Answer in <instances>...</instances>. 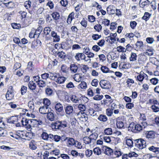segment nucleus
<instances>
[{"mask_svg": "<svg viewBox=\"0 0 159 159\" xmlns=\"http://www.w3.org/2000/svg\"><path fill=\"white\" fill-rule=\"evenodd\" d=\"M146 142L142 139H139L135 140V146L136 148L142 149L146 146Z\"/></svg>", "mask_w": 159, "mask_h": 159, "instance_id": "f257e3e1", "label": "nucleus"}, {"mask_svg": "<svg viewBox=\"0 0 159 159\" xmlns=\"http://www.w3.org/2000/svg\"><path fill=\"white\" fill-rule=\"evenodd\" d=\"M99 84L101 87L102 89H109L111 87L110 83L107 80H101Z\"/></svg>", "mask_w": 159, "mask_h": 159, "instance_id": "f03ea898", "label": "nucleus"}, {"mask_svg": "<svg viewBox=\"0 0 159 159\" xmlns=\"http://www.w3.org/2000/svg\"><path fill=\"white\" fill-rule=\"evenodd\" d=\"M145 135L148 140H151L155 138L156 134L153 131H147L145 132Z\"/></svg>", "mask_w": 159, "mask_h": 159, "instance_id": "7ed1b4c3", "label": "nucleus"}, {"mask_svg": "<svg viewBox=\"0 0 159 159\" xmlns=\"http://www.w3.org/2000/svg\"><path fill=\"white\" fill-rule=\"evenodd\" d=\"M106 99H104L101 101V103L102 105H107L108 104H110L112 102V100L111 97L108 95H106L105 96Z\"/></svg>", "mask_w": 159, "mask_h": 159, "instance_id": "20e7f679", "label": "nucleus"}, {"mask_svg": "<svg viewBox=\"0 0 159 159\" xmlns=\"http://www.w3.org/2000/svg\"><path fill=\"white\" fill-rule=\"evenodd\" d=\"M147 125V124L146 122H142L140 124L136 125L135 128V131H140L143 128L145 127Z\"/></svg>", "mask_w": 159, "mask_h": 159, "instance_id": "39448f33", "label": "nucleus"}, {"mask_svg": "<svg viewBox=\"0 0 159 159\" xmlns=\"http://www.w3.org/2000/svg\"><path fill=\"white\" fill-rule=\"evenodd\" d=\"M55 105L54 108L57 112L59 113L63 111V108L62 104L58 102H55L54 103Z\"/></svg>", "mask_w": 159, "mask_h": 159, "instance_id": "423d86ee", "label": "nucleus"}, {"mask_svg": "<svg viewBox=\"0 0 159 159\" xmlns=\"http://www.w3.org/2000/svg\"><path fill=\"white\" fill-rule=\"evenodd\" d=\"M102 151L105 154L108 155H111L113 153L112 150L106 146L102 145Z\"/></svg>", "mask_w": 159, "mask_h": 159, "instance_id": "0eeeda50", "label": "nucleus"}, {"mask_svg": "<svg viewBox=\"0 0 159 159\" xmlns=\"http://www.w3.org/2000/svg\"><path fill=\"white\" fill-rule=\"evenodd\" d=\"M52 51L54 54H57V56L61 59H65L66 57V53L63 51L61 52H59L58 51H54V49H53Z\"/></svg>", "mask_w": 159, "mask_h": 159, "instance_id": "6e6552de", "label": "nucleus"}, {"mask_svg": "<svg viewBox=\"0 0 159 159\" xmlns=\"http://www.w3.org/2000/svg\"><path fill=\"white\" fill-rule=\"evenodd\" d=\"M51 108L47 106H43L39 108V111L42 114H47Z\"/></svg>", "mask_w": 159, "mask_h": 159, "instance_id": "1a4fd4ad", "label": "nucleus"}, {"mask_svg": "<svg viewBox=\"0 0 159 159\" xmlns=\"http://www.w3.org/2000/svg\"><path fill=\"white\" fill-rule=\"evenodd\" d=\"M49 78L56 82L58 77L60 76L59 74L56 72L52 73L51 72H49Z\"/></svg>", "mask_w": 159, "mask_h": 159, "instance_id": "9d476101", "label": "nucleus"}, {"mask_svg": "<svg viewBox=\"0 0 159 159\" xmlns=\"http://www.w3.org/2000/svg\"><path fill=\"white\" fill-rule=\"evenodd\" d=\"M47 114V117L48 120L51 121L54 120L55 116L54 112L53 110H52L51 109V110H50Z\"/></svg>", "mask_w": 159, "mask_h": 159, "instance_id": "9b49d317", "label": "nucleus"}, {"mask_svg": "<svg viewBox=\"0 0 159 159\" xmlns=\"http://www.w3.org/2000/svg\"><path fill=\"white\" fill-rule=\"evenodd\" d=\"M14 96L13 90L11 89L10 90H8L6 95V97L7 100H11Z\"/></svg>", "mask_w": 159, "mask_h": 159, "instance_id": "f8f14e48", "label": "nucleus"}, {"mask_svg": "<svg viewBox=\"0 0 159 159\" xmlns=\"http://www.w3.org/2000/svg\"><path fill=\"white\" fill-rule=\"evenodd\" d=\"M60 125V121H57L52 123L51 127L53 129H61Z\"/></svg>", "mask_w": 159, "mask_h": 159, "instance_id": "ddd939ff", "label": "nucleus"}, {"mask_svg": "<svg viewBox=\"0 0 159 159\" xmlns=\"http://www.w3.org/2000/svg\"><path fill=\"white\" fill-rule=\"evenodd\" d=\"M85 55L83 53H78L76 54L75 56V58L77 61L85 59Z\"/></svg>", "mask_w": 159, "mask_h": 159, "instance_id": "4468645a", "label": "nucleus"}, {"mask_svg": "<svg viewBox=\"0 0 159 159\" xmlns=\"http://www.w3.org/2000/svg\"><path fill=\"white\" fill-rule=\"evenodd\" d=\"M34 136V134L32 132H27L24 135V137L22 138L26 140H30L32 139Z\"/></svg>", "mask_w": 159, "mask_h": 159, "instance_id": "2eb2a0df", "label": "nucleus"}, {"mask_svg": "<svg viewBox=\"0 0 159 159\" xmlns=\"http://www.w3.org/2000/svg\"><path fill=\"white\" fill-rule=\"evenodd\" d=\"M145 77H147V75L143 72L141 71L140 74L137 76L136 80L141 82Z\"/></svg>", "mask_w": 159, "mask_h": 159, "instance_id": "dca6fc26", "label": "nucleus"}, {"mask_svg": "<svg viewBox=\"0 0 159 159\" xmlns=\"http://www.w3.org/2000/svg\"><path fill=\"white\" fill-rule=\"evenodd\" d=\"M51 36L53 37V41L58 42L60 40V36L57 35V33L54 31H52L51 32Z\"/></svg>", "mask_w": 159, "mask_h": 159, "instance_id": "f3484780", "label": "nucleus"}, {"mask_svg": "<svg viewBox=\"0 0 159 159\" xmlns=\"http://www.w3.org/2000/svg\"><path fill=\"white\" fill-rule=\"evenodd\" d=\"M149 3L150 1L148 0H140L139 2L140 7L142 8L148 7Z\"/></svg>", "mask_w": 159, "mask_h": 159, "instance_id": "a211bd4d", "label": "nucleus"}, {"mask_svg": "<svg viewBox=\"0 0 159 159\" xmlns=\"http://www.w3.org/2000/svg\"><path fill=\"white\" fill-rule=\"evenodd\" d=\"M65 109L66 114L68 115L72 114L74 110L73 107L70 105L67 106Z\"/></svg>", "mask_w": 159, "mask_h": 159, "instance_id": "6ab92c4d", "label": "nucleus"}, {"mask_svg": "<svg viewBox=\"0 0 159 159\" xmlns=\"http://www.w3.org/2000/svg\"><path fill=\"white\" fill-rule=\"evenodd\" d=\"M148 103L152 104L151 106H159V102L155 98L150 99L148 101Z\"/></svg>", "mask_w": 159, "mask_h": 159, "instance_id": "aec40b11", "label": "nucleus"}, {"mask_svg": "<svg viewBox=\"0 0 159 159\" xmlns=\"http://www.w3.org/2000/svg\"><path fill=\"white\" fill-rule=\"evenodd\" d=\"M148 149L150 151L156 154L159 153V148L158 147H155L153 146H152L148 147Z\"/></svg>", "mask_w": 159, "mask_h": 159, "instance_id": "412c9836", "label": "nucleus"}, {"mask_svg": "<svg viewBox=\"0 0 159 159\" xmlns=\"http://www.w3.org/2000/svg\"><path fill=\"white\" fill-rule=\"evenodd\" d=\"M98 136V134L96 132L92 133L89 136V137L91 139L92 143H94L97 139Z\"/></svg>", "mask_w": 159, "mask_h": 159, "instance_id": "4be33fe9", "label": "nucleus"}, {"mask_svg": "<svg viewBox=\"0 0 159 159\" xmlns=\"http://www.w3.org/2000/svg\"><path fill=\"white\" fill-rule=\"evenodd\" d=\"M28 86L29 89L32 90H34L36 87V85L33 81H31L29 82Z\"/></svg>", "mask_w": 159, "mask_h": 159, "instance_id": "5701e85b", "label": "nucleus"}, {"mask_svg": "<svg viewBox=\"0 0 159 159\" xmlns=\"http://www.w3.org/2000/svg\"><path fill=\"white\" fill-rule=\"evenodd\" d=\"M67 143L68 146L75 145L76 144V141L73 138H71L68 137Z\"/></svg>", "mask_w": 159, "mask_h": 159, "instance_id": "b1692460", "label": "nucleus"}, {"mask_svg": "<svg viewBox=\"0 0 159 159\" xmlns=\"http://www.w3.org/2000/svg\"><path fill=\"white\" fill-rule=\"evenodd\" d=\"M70 69L72 73H75L77 72L78 67L75 64H72L70 66Z\"/></svg>", "mask_w": 159, "mask_h": 159, "instance_id": "393cba45", "label": "nucleus"}, {"mask_svg": "<svg viewBox=\"0 0 159 159\" xmlns=\"http://www.w3.org/2000/svg\"><path fill=\"white\" fill-rule=\"evenodd\" d=\"M67 78L64 76H61L60 75L58 77L57 80L56 81V83L58 84H61L64 83Z\"/></svg>", "mask_w": 159, "mask_h": 159, "instance_id": "a878e982", "label": "nucleus"}, {"mask_svg": "<svg viewBox=\"0 0 159 159\" xmlns=\"http://www.w3.org/2000/svg\"><path fill=\"white\" fill-rule=\"evenodd\" d=\"M74 13L73 12L71 13L68 16L67 20V22L68 24H71V21L74 17Z\"/></svg>", "mask_w": 159, "mask_h": 159, "instance_id": "bb28decb", "label": "nucleus"}, {"mask_svg": "<svg viewBox=\"0 0 159 159\" xmlns=\"http://www.w3.org/2000/svg\"><path fill=\"white\" fill-rule=\"evenodd\" d=\"M98 119L100 121L105 122L107 120V118L106 116L100 114L98 118Z\"/></svg>", "mask_w": 159, "mask_h": 159, "instance_id": "cd10ccee", "label": "nucleus"}, {"mask_svg": "<svg viewBox=\"0 0 159 159\" xmlns=\"http://www.w3.org/2000/svg\"><path fill=\"white\" fill-rule=\"evenodd\" d=\"M51 15L53 19L56 20H59L60 17L59 13L57 12H53L52 14Z\"/></svg>", "mask_w": 159, "mask_h": 159, "instance_id": "c85d7f7f", "label": "nucleus"}, {"mask_svg": "<svg viewBox=\"0 0 159 159\" xmlns=\"http://www.w3.org/2000/svg\"><path fill=\"white\" fill-rule=\"evenodd\" d=\"M107 13L109 15L113 14L115 13V11L112 6H109L107 8Z\"/></svg>", "mask_w": 159, "mask_h": 159, "instance_id": "c756f323", "label": "nucleus"}, {"mask_svg": "<svg viewBox=\"0 0 159 159\" xmlns=\"http://www.w3.org/2000/svg\"><path fill=\"white\" fill-rule=\"evenodd\" d=\"M101 70L102 71L105 73L107 72L113 73V71L110 70L109 68L105 66H102L101 68Z\"/></svg>", "mask_w": 159, "mask_h": 159, "instance_id": "7c9ffc66", "label": "nucleus"}, {"mask_svg": "<svg viewBox=\"0 0 159 159\" xmlns=\"http://www.w3.org/2000/svg\"><path fill=\"white\" fill-rule=\"evenodd\" d=\"M93 152L95 154L99 155L101 154L102 151L99 147H97L93 149Z\"/></svg>", "mask_w": 159, "mask_h": 159, "instance_id": "2f4dec72", "label": "nucleus"}, {"mask_svg": "<svg viewBox=\"0 0 159 159\" xmlns=\"http://www.w3.org/2000/svg\"><path fill=\"white\" fill-rule=\"evenodd\" d=\"M43 30L42 27L40 26L37 28L36 30H35V33L36 35V36L37 38H38L40 34L41 33Z\"/></svg>", "mask_w": 159, "mask_h": 159, "instance_id": "473e14b6", "label": "nucleus"}, {"mask_svg": "<svg viewBox=\"0 0 159 159\" xmlns=\"http://www.w3.org/2000/svg\"><path fill=\"white\" fill-rule=\"evenodd\" d=\"M83 140L84 143L86 144H88L92 143V141L89 137H84L83 138Z\"/></svg>", "mask_w": 159, "mask_h": 159, "instance_id": "72a5a7b5", "label": "nucleus"}, {"mask_svg": "<svg viewBox=\"0 0 159 159\" xmlns=\"http://www.w3.org/2000/svg\"><path fill=\"white\" fill-rule=\"evenodd\" d=\"M151 16V14L148 12H145L143 16L142 17V19L144 20L145 21H147L149 20Z\"/></svg>", "mask_w": 159, "mask_h": 159, "instance_id": "f704fd0d", "label": "nucleus"}, {"mask_svg": "<svg viewBox=\"0 0 159 159\" xmlns=\"http://www.w3.org/2000/svg\"><path fill=\"white\" fill-rule=\"evenodd\" d=\"M136 125L134 122H131L130 123L128 127V129L129 130L135 132V128Z\"/></svg>", "mask_w": 159, "mask_h": 159, "instance_id": "c9c22d12", "label": "nucleus"}, {"mask_svg": "<svg viewBox=\"0 0 159 159\" xmlns=\"http://www.w3.org/2000/svg\"><path fill=\"white\" fill-rule=\"evenodd\" d=\"M42 139L45 140H48V134L46 132H43L41 135Z\"/></svg>", "mask_w": 159, "mask_h": 159, "instance_id": "e433bc0d", "label": "nucleus"}, {"mask_svg": "<svg viewBox=\"0 0 159 159\" xmlns=\"http://www.w3.org/2000/svg\"><path fill=\"white\" fill-rule=\"evenodd\" d=\"M45 91L46 94L49 96H52L53 92L52 90L50 88H46Z\"/></svg>", "mask_w": 159, "mask_h": 159, "instance_id": "4c0bfd02", "label": "nucleus"}, {"mask_svg": "<svg viewBox=\"0 0 159 159\" xmlns=\"http://www.w3.org/2000/svg\"><path fill=\"white\" fill-rule=\"evenodd\" d=\"M126 143L127 145L130 147H132L133 144V142L132 139H126Z\"/></svg>", "mask_w": 159, "mask_h": 159, "instance_id": "58836bf2", "label": "nucleus"}, {"mask_svg": "<svg viewBox=\"0 0 159 159\" xmlns=\"http://www.w3.org/2000/svg\"><path fill=\"white\" fill-rule=\"evenodd\" d=\"M137 56L135 53L132 52L129 60L130 61H134L136 60Z\"/></svg>", "mask_w": 159, "mask_h": 159, "instance_id": "ea45409f", "label": "nucleus"}, {"mask_svg": "<svg viewBox=\"0 0 159 159\" xmlns=\"http://www.w3.org/2000/svg\"><path fill=\"white\" fill-rule=\"evenodd\" d=\"M104 132L107 135H111L112 133V129L111 128H106L104 130Z\"/></svg>", "mask_w": 159, "mask_h": 159, "instance_id": "a19ab883", "label": "nucleus"}, {"mask_svg": "<svg viewBox=\"0 0 159 159\" xmlns=\"http://www.w3.org/2000/svg\"><path fill=\"white\" fill-rule=\"evenodd\" d=\"M71 100L72 102L75 103H77L79 102V101L80 99L76 96L73 95L71 98Z\"/></svg>", "mask_w": 159, "mask_h": 159, "instance_id": "79ce46f5", "label": "nucleus"}, {"mask_svg": "<svg viewBox=\"0 0 159 159\" xmlns=\"http://www.w3.org/2000/svg\"><path fill=\"white\" fill-rule=\"evenodd\" d=\"M37 84L39 87L42 88L45 87L46 85L45 82L41 80L39 81Z\"/></svg>", "mask_w": 159, "mask_h": 159, "instance_id": "37998d69", "label": "nucleus"}, {"mask_svg": "<svg viewBox=\"0 0 159 159\" xmlns=\"http://www.w3.org/2000/svg\"><path fill=\"white\" fill-rule=\"evenodd\" d=\"M82 76L80 74H75V75L74 79L76 82H80L81 80Z\"/></svg>", "mask_w": 159, "mask_h": 159, "instance_id": "c03bdc74", "label": "nucleus"}, {"mask_svg": "<svg viewBox=\"0 0 159 159\" xmlns=\"http://www.w3.org/2000/svg\"><path fill=\"white\" fill-rule=\"evenodd\" d=\"M5 1H4V4H5L6 7H8V8L13 7L14 6V3L12 2H5Z\"/></svg>", "mask_w": 159, "mask_h": 159, "instance_id": "a18cd8bd", "label": "nucleus"}, {"mask_svg": "<svg viewBox=\"0 0 159 159\" xmlns=\"http://www.w3.org/2000/svg\"><path fill=\"white\" fill-rule=\"evenodd\" d=\"M87 87L86 83L84 81H82L81 83L78 86V88H80L81 89H85Z\"/></svg>", "mask_w": 159, "mask_h": 159, "instance_id": "49530a36", "label": "nucleus"}, {"mask_svg": "<svg viewBox=\"0 0 159 159\" xmlns=\"http://www.w3.org/2000/svg\"><path fill=\"white\" fill-rule=\"evenodd\" d=\"M117 127L119 129H121L123 127L124 124L123 122L121 121H117L116 123Z\"/></svg>", "mask_w": 159, "mask_h": 159, "instance_id": "de8ad7c7", "label": "nucleus"}, {"mask_svg": "<svg viewBox=\"0 0 159 159\" xmlns=\"http://www.w3.org/2000/svg\"><path fill=\"white\" fill-rule=\"evenodd\" d=\"M15 118V120H17V118L16 117H15L14 116H12L9 118L7 119L8 122L10 123L14 124L15 121L14 120V118Z\"/></svg>", "mask_w": 159, "mask_h": 159, "instance_id": "09e8293b", "label": "nucleus"}, {"mask_svg": "<svg viewBox=\"0 0 159 159\" xmlns=\"http://www.w3.org/2000/svg\"><path fill=\"white\" fill-rule=\"evenodd\" d=\"M43 102L44 106H47L48 107L51 104L50 100L48 98L44 99Z\"/></svg>", "mask_w": 159, "mask_h": 159, "instance_id": "8fccbe9b", "label": "nucleus"}, {"mask_svg": "<svg viewBox=\"0 0 159 159\" xmlns=\"http://www.w3.org/2000/svg\"><path fill=\"white\" fill-rule=\"evenodd\" d=\"M116 49L117 51L119 52H125L126 51L125 49L121 46L117 47Z\"/></svg>", "mask_w": 159, "mask_h": 159, "instance_id": "3c124183", "label": "nucleus"}, {"mask_svg": "<svg viewBox=\"0 0 159 159\" xmlns=\"http://www.w3.org/2000/svg\"><path fill=\"white\" fill-rule=\"evenodd\" d=\"M150 108L152 111L154 112H159V106H151Z\"/></svg>", "mask_w": 159, "mask_h": 159, "instance_id": "603ef678", "label": "nucleus"}, {"mask_svg": "<svg viewBox=\"0 0 159 159\" xmlns=\"http://www.w3.org/2000/svg\"><path fill=\"white\" fill-rule=\"evenodd\" d=\"M94 29L98 32H99L102 29V26L100 24L96 25L94 26Z\"/></svg>", "mask_w": 159, "mask_h": 159, "instance_id": "864d4df0", "label": "nucleus"}, {"mask_svg": "<svg viewBox=\"0 0 159 159\" xmlns=\"http://www.w3.org/2000/svg\"><path fill=\"white\" fill-rule=\"evenodd\" d=\"M31 2L30 1H26L24 3V6L27 9H28L31 7Z\"/></svg>", "mask_w": 159, "mask_h": 159, "instance_id": "5fc2aeb1", "label": "nucleus"}, {"mask_svg": "<svg viewBox=\"0 0 159 159\" xmlns=\"http://www.w3.org/2000/svg\"><path fill=\"white\" fill-rule=\"evenodd\" d=\"M51 31V30L50 28L49 27H47L44 28L43 32L44 34L47 35L49 34Z\"/></svg>", "mask_w": 159, "mask_h": 159, "instance_id": "6e6d98bb", "label": "nucleus"}, {"mask_svg": "<svg viewBox=\"0 0 159 159\" xmlns=\"http://www.w3.org/2000/svg\"><path fill=\"white\" fill-rule=\"evenodd\" d=\"M35 30L34 29H32L29 34V37L30 38H35L36 35L35 33Z\"/></svg>", "mask_w": 159, "mask_h": 159, "instance_id": "4d7b16f0", "label": "nucleus"}, {"mask_svg": "<svg viewBox=\"0 0 159 159\" xmlns=\"http://www.w3.org/2000/svg\"><path fill=\"white\" fill-rule=\"evenodd\" d=\"M150 81L152 84L156 85L158 83L159 80L156 78H154L150 79Z\"/></svg>", "mask_w": 159, "mask_h": 159, "instance_id": "13d9d810", "label": "nucleus"}, {"mask_svg": "<svg viewBox=\"0 0 159 159\" xmlns=\"http://www.w3.org/2000/svg\"><path fill=\"white\" fill-rule=\"evenodd\" d=\"M27 90V87L24 85L22 86L21 88L20 91L21 94L23 95L26 93Z\"/></svg>", "mask_w": 159, "mask_h": 159, "instance_id": "bf43d9fd", "label": "nucleus"}, {"mask_svg": "<svg viewBox=\"0 0 159 159\" xmlns=\"http://www.w3.org/2000/svg\"><path fill=\"white\" fill-rule=\"evenodd\" d=\"M102 36L100 35H99L98 34H93L92 36L93 39L94 40H97L99 39Z\"/></svg>", "mask_w": 159, "mask_h": 159, "instance_id": "052dcab7", "label": "nucleus"}, {"mask_svg": "<svg viewBox=\"0 0 159 159\" xmlns=\"http://www.w3.org/2000/svg\"><path fill=\"white\" fill-rule=\"evenodd\" d=\"M13 41L14 43H15L16 44H18L19 46H20V45L19 44H21V43L20 41V40L18 38L14 37L13 39Z\"/></svg>", "mask_w": 159, "mask_h": 159, "instance_id": "680f3d73", "label": "nucleus"}, {"mask_svg": "<svg viewBox=\"0 0 159 159\" xmlns=\"http://www.w3.org/2000/svg\"><path fill=\"white\" fill-rule=\"evenodd\" d=\"M28 106L31 111H32L34 108V105L32 101H30L28 103Z\"/></svg>", "mask_w": 159, "mask_h": 159, "instance_id": "e2e57ef3", "label": "nucleus"}, {"mask_svg": "<svg viewBox=\"0 0 159 159\" xmlns=\"http://www.w3.org/2000/svg\"><path fill=\"white\" fill-rule=\"evenodd\" d=\"M113 113V109H108L106 110V113L107 115L109 116H111L112 114Z\"/></svg>", "mask_w": 159, "mask_h": 159, "instance_id": "0e129e2a", "label": "nucleus"}, {"mask_svg": "<svg viewBox=\"0 0 159 159\" xmlns=\"http://www.w3.org/2000/svg\"><path fill=\"white\" fill-rule=\"evenodd\" d=\"M145 53L149 56H151L153 55V50L152 49H148L147 50Z\"/></svg>", "mask_w": 159, "mask_h": 159, "instance_id": "69168bd1", "label": "nucleus"}, {"mask_svg": "<svg viewBox=\"0 0 159 159\" xmlns=\"http://www.w3.org/2000/svg\"><path fill=\"white\" fill-rule=\"evenodd\" d=\"M146 41L148 43L152 44L154 42V40L152 38L148 37L146 39Z\"/></svg>", "mask_w": 159, "mask_h": 159, "instance_id": "338daca9", "label": "nucleus"}, {"mask_svg": "<svg viewBox=\"0 0 159 159\" xmlns=\"http://www.w3.org/2000/svg\"><path fill=\"white\" fill-rule=\"evenodd\" d=\"M66 87L68 89L73 88L75 87V86L73 83L70 82L66 84Z\"/></svg>", "mask_w": 159, "mask_h": 159, "instance_id": "774afa93", "label": "nucleus"}]
</instances>
